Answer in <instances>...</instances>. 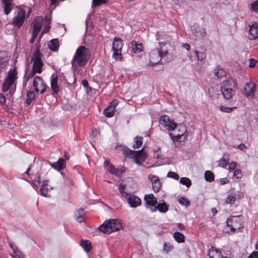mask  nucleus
Returning <instances> with one entry per match:
<instances>
[{"instance_id": "nucleus-1", "label": "nucleus", "mask_w": 258, "mask_h": 258, "mask_svg": "<svg viewBox=\"0 0 258 258\" xmlns=\"http://www.w3.org/2000/svg\"><path fill=\"white\" fill-rule=\"evenodd\" d=\"M90 56V51L88 48L84 46L79 47L76 49L71 61L74 71L79 74L82 73Z\"/></svg>"}, {"instance_id": "nucleus-2", "label": "nucleus", "mask_w": 258, "mask_h": 258, "mask_svg": "<svg viewBox=\"0 0 258 258\" xmlns=\"http://www.w3.org/2000/svg\"><path fill=\"white\" fill-rule=\"evenodd\" d=\"M17 72L15 68L10 70L8 73V76L5 79L2 90L6 94H13L15 91V82L17 79Z\"/></svg>"}, {"instance_id": "nucleus-3", "label": "nucleus", "mask_w": 258, "mask_h": 258, "mask_svg": "<svg viewBox=\"0 0 258 258\" xmlns=\"http://www.w3.org/2000/svg\"><path fill=\"white\" fill-rule=\"evenodd\" d=\"M123 223L118 219H108L105 221L99 227V230L104 234H109L122 228Z\"/></svg>"}, {"instance_id": "nucleus-4", "label": "nucleus", "mask_w": 258, "mask_h": 258, "mask_svg": "<svg viewBox=\"0 0 258 258\" xmlns=\"http://www.w3.org/2000/svg\"><path fill=\"white\" fill-rule=\"evenodd\" d=\"M236 89V83L232 79L224 80L220 87L223 97L226 99H229L234 95Z\"/></svg>"}, {"instance_id": "nucleus-5", "label": "nucleus", "mask_w": 258, "mask_h": 258, "mask_svg": "<svg viewBox=\"0 0 258 258\" xmlns=\"http://www.w3.org/2000/svg\"><path fill=\"white\" fill-rule=\"evenodd\" d=\"M42 54L40 52L39 47L37 46L34 51L32 60L33 61V68L32 72L30 73L29 77H32L35 73L40 74L42 72V67L43 66V62L41 60Z\"/></svg>"}, {"instance_id": "nucleus-6", "label": "nucleus", "mask_w": 258, "mask_h": 258, "mask_svg": "<svg viewBox=\"0 0 258 258\" xmlns=\"http://www.w3.org/2000/svg\"><path fill=\"white\" fill-rule=\"evenodd\" d=\"M173 131L174 133H170L169 135L173 141L182 142L187 139V130L183 123L175 124V127Z\"/></svg>"}, {"instance_id": "nucleus-7", "label": "nucleus", "mask_w": 258, "mask_h": 258, "mask_svg": "<svg viewBox=\"0 0 258 258\" xmlns=\"http://www.w3.org/2000/svg\"><path fill=\"white\" fill-rule=\"evenodd\" d=\"M167 54V51L162 50L161 47L152 50L149 53V61L148 66L154 67L160 61L161 58Z\"/></svg>"}, {"instance_id": "nucleus-8", "label": "nucleus", "mask_w": 258, "mask_h": 258, "mask_svg": "<svg viewBox=\"0 0 258 258\" xmlns=\"http://www.w3.org/2000/svg\"><path fill=\"white\" fill-rule=\"evenodd\" d=\"M227 226L230 227V231L232 232H237L240 229L244 226V222L241 216H232L226 221Z\"/></svg>"}, {"instance_id": "nucleus-9", "label": "nucleus", "mask_w": 258, "mask_h": 258, "mask_svg": "<svg viewBox=\"0 0 258 258\" xmlns=\"http://www.w3.org/2000/svg\"><path fill=\"white\" fill-rule=\"evenodd\" d=\"M122 46V41L119 38L115 37L112 43V50H113L112 58L116 60H121L122 58L121 54Z\"/></svg>"}, {"instance_id": "nucleus-10", "label": "nucleus", "mask_w": 258, "mask_h": 258, "mask_svg": "<svg viewBox=\"0 0 258 258\" xmlns=\"http://www.w3.org/2000/svg\"><path fill=\"white\" fill-rule=\"evenodd\" d=\"M26 18V12L22 9H18L15 13V16L12 21V24L19 28L24 23Z\"/></svg>"}, {"instance_id": "nucleus-11", "label": "nucleus", "mask_w": 258, "mask_h": 258, "mask_svg": "<svg viewBox=\"0 0 258 258\" xmlns=\"http://www.w3.org/2000/svg\"><path fill=\"white\" fill-rule=\"evenodd\" d=\"M34 90L37 94H42L45 91L47 86L42 79L39 76L35 77L33 80Z\"/></svg>"}, {"instance_id": "nucleus-12", "label": "nucleus", "mask_w": 258, "mask_h": 258, "mask_svg": "<svg viewBox=\"0 0 258 258\" xmlns=\"http://www.w3.org/2000/svg\"><path fill=\"white\" fill-rule=\"evenodd\" d=\"M244 94L248 98L252 99L255 95V92L256 90V84L249 80L245 83L244 86Z\"/></svg>"}, {"instance_id": "nucleus-13", "label": "nucleus", "mask_w": 258, "mask_h": 258, "mask_svg": "<svg viewBox=\"0 0 258 258\" xmlns=\"http://www.w3.org/2000/svg\"><path fill=\"white\" fill-rule=\"evenodd\" d=\"M159 123L169 131H173L175 127V124L173 122L167 115H163L160 117Z\"/></svg>"}, {"instance_id": "nucleus-14", "label": "nucleus", "mask_w": 258, "mask_h": 258, "mask_svg": "<svg viewBox=\"0 0 258 258\" xmlns=\"http://www.w3.org/2000/svg\"><path fill=\"white\" fill-rule=\"evenodd\" d=\"M30 167H29L25 173L27 174L28 176L31 179L32 181L27 180L28 182L31 183L32 186L36 189H38V186L40 183V175L38 173H37L36 175L30 173Z\"/></svg>"}, {"instance_id": "nucleus-15", "label": "nucleus", "mask_w": 258, "mask_h": 258, "mask_svg": "<svg viewBox=\"0 0 258 258\" xmlns=\"http://www.w3.org/2000/svg\"><path fill=\"white\" fill-rule=\"evenodd\" d=\"M118 103L116 99L112 100L108 106L103 110V114L107 117H111L114 114L115 109Z\"/></svg>"}, {"instance_id": "nucleus-16", "label": "nucleus", "mask_w": 258, "mask_h": 258, "mask_svg": "<svg viewBox=\"0 0 258 258\" xmlns=\"http://www.w3.org/2000/svg\"><path fill=\"white\" fill-rule=\"evenodd\" d=\"M144 200L146 207L149 208L152 212V209L153 207H155L157 203L156 198L152 194H150L145 196Z\"/></svg>"}, {"instance_id": "nucleus-17", "label": "nucleus", "mask_w": 258, "mask_h": 258, "mask_svg": "<svg viewBox=\"0 0 258 258\" xmlns=\"http://www.w3.org/2000/svg\"><path fill=\"white\" fill-rule=\"evenodd\" d=\"M148 178L152 183L153 190L155 192H158L161 186V181L159 177L156 175L150 174L148 175Z\"/></svg>"}, {"instance_id": "nucleus-18", "label": "nucleus", "mask_w": 258, "mask_h": 258, "mask_svg": "<svg viewBox=\"0 0 258 258\" xmlns=\"http://www.w3.org/2000/svg\"><path fill=\"white\" fill-rule=\"evenodd\" d=\"M127 202L132 208H136L141 204V200L137 196L130 195L127 198Z\"/></svg>"}, {"instance_id": "nucleus-19", "label": "nucleus", "mask_w": 258, "mask_h": 258, "mask_svg": "<svg viewBox=\"0 0 258 258\" xmlns=\"http://www.w3.org/2000/svg\"><path fill=\"white\" fill-rule=\"evenodd\" d=\"M157 36V39L159 41V44L161 47L169 43L172 39L170 35L164 33H161Z\"/></svg>"}, {"instance_id": "nucleus-20", "label": "nucleus", "mask_w": 258, "mask_h": 258, "mask_svg": "<svg viewBox=\"0 0 258 258\" xmlns=\"http://www.w3.org/2000/svg\"><path fill=\"white\" fill-rule=\"evenodd\" d=\"M9 246L12 250L10 255L13 258H23V254L17 246L13 243H10Z\"/></svg>"}, {"instance_id": "nucleus-21", "label": "nucleus", "mask_w": 258, "mask_h": 258, "mask_svg": "<svg viewBox=\"0 0 258 258\" xmlns=\"http://www.w3.org/2000/svg\"><path fill=\"white\" fill-rule=\"evenodd\" d=\"M248 38L250 40L258 38V28L256 23H254L249 26Z\"/></svg>"}, {"instance_id": "nucleus-22", "label": "nucleus", "mask_w": 258, "mask_h": 258, "mask_svg": "<svg viewBox=\"0 0 258 258\" xmlns=\"http://www.w3.org/2000/svg\"><path fill=\"white\" fill-rule=\"evenodd\" d=\"M43 23V19L42 16H38L35 18L32 23L33 26V31L39 32L41 28Z\"/></svg>"}, {"instance_id": "nucleus-23", "label": "nucleus", "mask_w": 258, "mask_h": 258, "mask_svg": "<svg viewBox=\"0 0 258 258\" xmlns=\"http://www.w3.org/2000/svg\"><path fill=\"white\" fill-rule=\"evenodd\" d=\"M207 255L209 258H220L222 256V253L218 248L212 246L208 250Z\"/></svg>"}, {"instance_id": "nucleus-24", "label": "nucleus", "mask_w": 258, "mask_h": 258, "mask_svg": "<svg viewBox=\"0 0 258 258\" xmlns=\"http://www.w3.org/2000/svg\"><path fill=\"white\" fill-rule=\"evenodd\" d=\"M12 3V0H3L2 1L4 13L6 15H9L12 11L13 8Z\"/></svg>"}, {"instance_id": "nucleus-25", "label": "nucleus", "mask_w": 258, "mask_h": 258, "mask_svg": "<svg viewBox=\"0 0 258 258\" xmlns=\"http://www.w3.org/2000/svg\"><path fill=\"white\" fill-rule=\"evenodd\" d=\"M168 210V206L166 203L165 202H163L162 203H158L157 205L156 204L155 207H153V209H152V212H155L157 210H158L161 213H166Z\"/></svg>"}, {"instance_id": "nucleus-26", "label": "nucleus", "mask_w": 258, "mask_h": 258, "mask_svg": "<svg viewBox=\"0 0 258 258\" xmlns=\"http://www.w3.org/2000/svg\"><path fill=\"white\" fill-rule=\"evenodd\" d=\"M66 162L64 159L59 158L57 161L53 163L51 166L55 169L61 170L66 167Z\"/></svg>"}, {"instance_id": "nucleus-27", "label": "nucleus", "mask_w": 258, "mask_h": 258, "mask_svg": "<svg viewBox=\"0 0 258 258\" xmlns=\"http://www.w3.org/2000/svg\"><path fill=\"white\" fill-rule=\"evenodd\" d=\"M80 245L86 252H90L92 249L91 242L88 240L82 239L80 241Z\"/></svg>"}, {"instance_id": "nucleus-28", "label": "nucleus", "mask_w": 258, "mask_h": 258, "mask_svg": "<svg viewBox=\"0 0 258 258\" xmlns=\"http://www.w3.org/2000/svg\"><path fill=\"white\" fill-rule=\"evenodd\" d=\"M125 189L126 183H124V181H122L121 183H120L118 187V189L121 195V198L123 199H127V198L128 196V194L125 191Z\"/></svg>"}, {"instance_id": "nucleus-29", "label": "nucleus", "mask_w": 258, "mask_h": 258, "mask_svg": "<svg viewBox=\"0 0 258 258\" xmlns=\"http://www.w3.org/2000/svg\"><path fill=\"white\" fill-rule=\"evenodd\" d=\"M133 51L135 54H138L143 51V47L142 43H138L136 41L133 40L131 42Z\"/></svg>"}, {"instance_id": "nucleus-30", "label": "nucleus", "mask_w": 258, "mask_h": 258, "mask_svg": "<svg viewBox=\"0 0 258 258\" xmlns=\"http://www.w3.org/2000/svg\"><path fill=\"white\" fill-rule=\"evenodd\" d=\"M57 77L56 76H54L52 75L51 76V88L52 90L55 93H57L59 91V87L57 85Z\"/></svg>"}, {"instance_id": "nucleus-31", "label": "nucleus", "mask_w": 258, "mask_h": 258, "mask_svg": "<svg viewBox=\"0 0 258 258\" xmlns=\"http://www.w3.org/2000/svg\"><path fill=\"white\" fill-rule=\"evenodd\" d=\"M229 154L227 153H224L219 161V166L222 168L225 167L229 164Z\"/></svg>"}, {"instance_id": "nucleus-32", "label": "nucleus", "mask_w": 258, "mask_h": 258, "mask_svg": "<svg viewBox=\"0 0 258 258\" xmlns=\"http://www.w3.org/2000/svg\"><path fill=\"white\" fill-rule=\"evenodd\" d=\"M143 148L140 150L135 151L134 150H130L129 149H124L123 150V155L126 157H128L132 158L135 155L140 154V152H142L143 150Z\"/></svg>"}, {"instance_id": "nucleus-33", "label": "nucleus", "mask_w": 258, "mask_h": 258, "mask_svg": "<svg viewBox=\"0 0 258 258\" xmlns=\"http://www.w3.org/2000/svg\"><path fill=\"white\" fill-rule=\"evenodd\" d=\"M48 46L50 50L53 51H57L59 47V42L58 39H54L50 40L48 43Z\"/></svg>"}, {"instance_id": "nucleus-34", "label": "nucleus", "mask_w": 258, "mask_h": 258, "mask_svg": "<svg viewBox=\"0 0 258 258\" xmlns=\"http://www.w3.org/2000/svg\"><path fill=\"white\" fill-rule=\"evenodd\" d=\"M108 171L111 174H114L117 177L120 176L123 172V170L116 168L113 165H109Z\"/></svg>"}, {"instance_id": "nucleus-35", "label": "nucleus", "mask_w": 258, "mask_h": 258, "mask_svg": "<svg viewBox=\"0 0 258 258\" xmlns=\"http://www.w3.org/2000/svg\"><path fill=\"white\" fill-rule=\"evenodd\" d=\"M208 94L210 98H214L217 97L219 95V90L218 87H212L209 89Z\"/></svg>"}, {"instance_id": "nucleus-36", "label": "nucleus", "mask_w": 258, "mask_h": 258, "mask_svg": "<svg viewBox=\"0 0 258 258\" xmlns=\"http://www.w3.org/2000/svg\"><path fill=\"white\" fill-rule=\"evenodd\" d=\"M85 215V212L83 209H79L75 215L76 220L79 223H82L84 221L83 216Z\"/></svg>"}, {"instance_id": "nucleus-37", "label": "nucleus", "mask_w": 258, "mask_h": 258, "mask_svg": "<svg viewBox=\"0 0 258 258\" xmlns=\"http://www.w3.org/2000/svg\"><path fill=\"white\" fill-rule=\"evenodd\" d=\"M214 73L215 76L218 78H221L226 75V72L222 69L219 67L216 68L214 70Z\"/></svg>"}, {"instance_id": "nucleus-38", "label": "nucleus", "mask_w": 258, "mask_h": 258, "mask_svg": "<svg viewBox=\"0 0 258 258\" xmlns=\"http://www.w3.org/2000/svg\"><path fill=\"white\" fill-rule=\"evenodd\" d=\"M173 237L178 243H183L184 242V236L179 232H174Z\"/></svg>"}, {"instance_id": "nucleus-39", "label": "nucleus", "mask_w": 258, "mask_h": 258, "mask_svg": "<svg viewBox=\"0 0 258 258\" xmlns=\"http://www.w3.org/2000/svg\"><path fill=\"white\" fill-rule=\"evenodd\" d=\"M35 95L33 91H28L26 94V103L27 104H30V103L35 98Z\"/></svg>"}, {"instance_id": "nucleus-40", "label": "nucleus", "mask_w": 258, "mask_h": 258, "mask_svg": "<svg viewBox=\"0 0 258 258\" xmlns=\"http://www.w3.org/2000/svg\"><path fill=\"white\" fill-rule=\"evenodd\" d=\"M205 179L209 182H212L214 180V176L213 173L209 170L206 171L204 174Z\"/></svg>"}, {"instance_id": "nucleus-41", "label": "nucleus", "mask_w": 258, "mask_h": 258, "mask_svg": "<svg viewBox=\"0 0 258 258\" xmlns=\"http://www.w3.org/2000/svg\"><path fill=\"white\" fill-rule=\"evenodd\" d=\"M136 144L133 146L134 149L139 148L141 147L143 144V138L141 137H136L135 138Z\"/></svg>"}, {"instance_id": "nucleus-42", "label": "nucleus", "mask_w": 258, "mask_h": 258, "mask_svg": "<svg viewBox=\"0 0 258 258\" xmlns=\"http://www.w3.org/2000/svg\"><path fill=\"white\" fill-rule=\"evenodd\" d=\"M162 156V153L160 147H155L154 149L153 157L155 159H159Z\"/></svg>"}, {"instance_id": "nucleus-43", "label": "nucleus", "mask_w": 258, "mask_h": 258, "mask_svg": "<svg viewBox=\"0 0 258 258\" xmlns=\"http://www.w3.org/2000/svg\"><path fill=\"white\" fill-rule=\"evenodd\" d=\"M235 202V198L232 193L228 194L225 200V203L226 204L232 205Z\"/></svg>"}, {"instance_id": "nucleus-44", "label": "nucleus", "mask_w": 258, "mask_h": 258, "mask_svg": "<svg viewBox=\"0 0 258 258\" xmlns=\"http://www.w3.org/2000/svg\"><path fill=\"white\" fill-rule=\"evenodd\" d=\"M179 182L181 184L185 185L187 187H189L191 184V180L188 178L185 177H181L180 179Z\"/></svg>"}, {"instance_id": "nucleus-45", "label": "nucleus", "mask_w": 258, "mask_h": 258, "mask_svg": "<svg viewBox=\"0 0 258 258\" xmlns=\"http://www.w3.org/2000/svg\"><path fill=\"white\" fill-rule=\"evenodd\" d=\"M178 203L183 206H185L186 207H188L190 205V202L188 200L184 197H180L178 200Z\"/></svg>"}, {"instance_id": "nucleus-46", "label": "nucleus", "mask_w": 258, "mask_h": 258, "mask_svg": "<svg viewBox=\"0 0 258 258\" xmlns=\"http://www.w3.org/2000/svg\"><path fill=\"white\" fill-rule=\"evenodd\" d=\"M235 108H236V107H230L225 105H221L219 107V109L221 111L226 113L231 112Z\"/></svg>"}, {"instance_id": "nucleus-47", "label": "nucleus", "mask_w": 258, "mask_h": 258, "mask_svg": "<svg viewBox=\"0 0 258 258\" xmlns=\"http://www.w3.org/2000/svg\"><path fill=\"white\" fill-rule=\"evenodd\" d=\"M195 54L198 60H203L206 56V53L204 52H201L197 50L195 51Z\"/></svg>"}, {"instance_id": "nucleus-48", "label": "nucleus", "mask_w": 258, "mask_h": 258, "mask_svg": "<svg viewBox=\"0 0 258 258\" xmlns=\"http://www.w3.org/2000/svg\"><path fill=\"white\" fill-rule=\"evenodd\" d=\"M48 189L49 188L48 187H41L39 191V194L44 197H47L49 196V195L48 194Z\"/></svg>"}, {"instance_id": "nucleus-49", "label": "nucleus", "mask_w": 258, "mask_h": 258, "mask_svg": "<svg viewBox=\"0 0 258 258\" xmlns=\"http://www.w3.org/2000/svg\"><path fill=\"white\" fill-rule=\"evenodd\" d=\"M141 152H140V154H138V155H135L133 157H132V158L133 159L134 162L138 164V165H141L142 164V162L141 161Z\"/></svg>"}, {"instance_id": "nucleus-50", "label": "nucleus", "mask_w": 258, "mask_h": 258, "mask_svg": "<svg viewBox=\"0 0 258 258\" xmlns=\"http://www.w3.org/2000/svg\"><path fill=\"white\" fill-rule=\"evenodd\" d=\"M167 177L173 178L175 180H178L179 179L178 175L176 173L172 171L168 172L167 175Z\"/></svg>"}, {"instance_id": "nucleus-51", "label": "nucleus", "mask_w": 258, "mask_h": 258, "mask_svg": "<svg viewBox=\"0 0 258 258\" xmlns=\"http://www.w3.org/2000/svg\"><path fill=\"white\" fill-rule=\"evenodd\" d=\"M106 3V0H93V7H96L102 4Z\"/></svg>"}, {"instance_id": "nucleus-52", "label": "nucleus", "mask_w": 258, "mask_h": 258, "mask_svg": "<svg viewBox=\"0 0 258 258\" xmlns=\"http://www.w3.org/2000/svg\"><path fill=\"white\" fill-rule=\"evenodd\" d=\"M233 176L237 178H240L242 176V172L239 169L235 170L233 172Z\"/></svg>"}, {"instance_id": "nucleus-53", "label": "nucleus", "mask_w": 258, "mask_h": 258, "mask_svg": "<svg viewBox=\"0 0 258 258\" xmlns=\"http://www.w3.org/2000/svg\"><path fill=\"white\" fill-rule=\"evenodd\" d=\"M251 10L253 12H258V1H254L251 5Z\"/></svg>"}, {"instance_id": "nucleus-54", "label": "nucleus", "mask_w": 258, "mask_h": 258, "mask_svg": "<svg viewBox=\"0 0 258 258\" xmlns=\"http://www.w3.org/2000/svg\"><path fill=\"white\" fill-rule=\"evenodd\" d=\"M249 63L248 64V67L249 68H253L255 66L257 63V60L252 58L249 59Z\"/></svg>"}, {"instance_id": "nucleus-55", "label": "nucleus", "mask_w": 258, "mask_h": 258, "mask_svg": "<svg viewBox=\"0 0 258 258\" xmlns=\"http://www.w3.org/2000/svg\"><path fill=\"white\" fill-rule=\"evenodd\" d=\"M38 33H39L38 32L33 31L32 36V37L30 41V43H33L34 42L35 40L36 39V38L38 34Z\"/></svg>"}, {"instance_id": "nucleus-56", "label": "nucleus", "mask_w": 258, "mask_h": 258, "mask_svg": "<svg viewBox=\"0 0 258 258\" xmlns=\"http://www.w3.org/2000/svg\"><path fill=\"white\" fill-rule=\"evenodd\" d=\"M236 163L235 162H231L229 164L228 170L229 171H234L235 169Z\"/></svg>"}, {"instance_id": "nucleus-57", "label": "nucleus", "mask_w": 258, "mask_h": 258, "mask_svg": "<svg viewBox=\"0 0 258 258\" xmlns=\"http://www.w3.org/2000/svg\"><path fill=\"white\" fill-rule=\"evenodd\" d=\"M232 194L235 198V200H236V199H240L242 198V197H243V194L240 191H237L236 192Z\"/></svg>"}, {"instance_id": "nucleus-58", "label": "nucleus", "mask_w": 258, "mask_h": 258, "mask_svg": "<svg viewBox=\"0 0 258 258\" xmlns=\"http://www.w3.org/2000/svg\"><path fill=\"white\" fill-rule=\"evenodd\" d=\"M248 258H258V251H253L248 257Z\"/></svg>"}, {"instance_id": "nucleus-59", "label": "nucleus", "mask_w": 258, "mask_h": 258, "mask_svg": "<svg viewBox=\"0 0 258 258\" xmlns=\"http://www.w3.org/2000/svg\"><path fill=\"white\" fill-rule=\"evenodd\" d=\"M6 102V99L5 96L0 93V103L2 104H4Z\"/></svg>"}, {"instance_id": "nucleus-60", "label": "nucleus", "mask_w": 258, "mask_h": 258, "mask_svg": "<svg viewBox=\"0 0 258 258\" xmlns=\"http://www.w3.org/2000/svg\"><path fill=\"white\" fill-rule=\"evenodd\" d=\"M220 183L221 184H224L228 182V180L227 178H223L220 179Z\"/></svg>"}, {"instance_id": "nucleus-61", "label": "nucleus", "mask_w": 258, "mask_h": 258, "mask_svg": "<svg viewBox=\"0 0 258 258\" xmlns=\"http://www.w3.org/2000/svg\"><path fill=\"white\" fill-rule=\"evenodd\" d=\"M112 165L111 164H110V162L108 160H105L104 162V166L105 168H106L107 170L109 168V165Z\"/></svg>"}, {"instance_id": "nucleus-62", "label": "nucleus", "mask_w": 258, "mask_h": 258, "mask_svg": "<svg viewBox=\"0 0 258 258\" xmlns=\"http://www.w3.org/2000/svg\"><path fill=\"white\" fill-rule=\"evenodd\" d=\"M238 148L240 150H244L245 149H246L247 148L246 146L242 144V143H241L238 146Z\"/></svg>"}, {"instance_id": "nucleus-63", "label": "nucleus", "mask_w": 258, "mask_h": 258, "mask_svg": "<svg viewBox=\"0 0 258 258\" xmlns=\"http://www.w3.org/2000/svg\"><path fill=\"white\" fill-rule=\"evenodd\" d=\"M182 47L187 50H189L190 49V45L189 44L185 43L182 45Z\"/></svg>"}, {"instance_id": "nucleus-64", "label": "nucleus", "mask_w": 258, "mask_h": 258, "mask_svg": "<svg viewBox=\"0 0 258 258\" xmlns=\"http://www.w3.org/2000/svg\"><path fill=\"white\" fill-rule=\"evenodd\" d=\"M41 187H48V181L46 180L43 181Z\"/></svg>"}]
</instances>
